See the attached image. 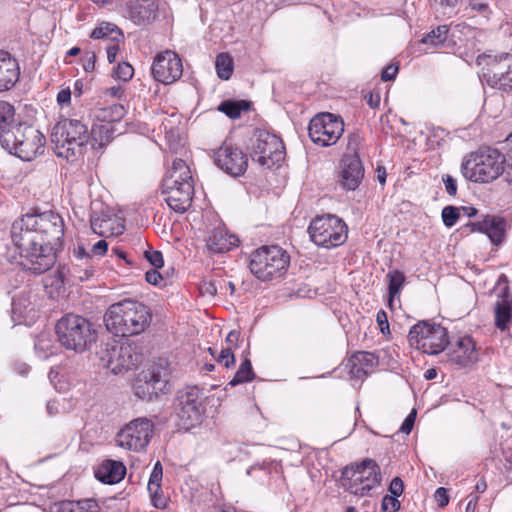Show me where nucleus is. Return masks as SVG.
I'll use <instances>...</instances> for the list:
<instances>
[{
    "label": "nucleus",
    "instance_id": "49",
    "mask_svg": "<svg viewBox=\"0 0 512 512\" xmlns=\"http://www.w3.org/2000/svg\"><path fill=\"white\" fill-rule=\"evenodd\" d=\"M416 418V411L412 410V412L405 418L404 422L402 423L399 432L409 434L413 428L414 422Z\"/></svg>",
    "mask_w": 512,
    "mask_h": 512
},
{
    "label": "nucleus",
    "instance_id": "37",
    "mask_svg": "<svg viewBox=\"0 0 512 512\" xmlns=\"http://www.w3.org/2000/svg\"><path fill=\"white\" fill-rule=\"evenodd\" d=\"M386 278L388 280L389 301L391 303L401 293L406 278L404 273L397 269L389 271Z\"/></svg>",
    "mask_w": 512,
    "mask_h": 512
},
{
    "label": "nucleus",
    "instance_id": "25",
    "mask_svg": "<svg viewBox=\"0 0 512 512\" xmlns=\"http://www.w3.org/2000/svg\"><path fill=\"white\" fill-rule=\"evenodd\" d=\"M448 361L457 368H467L478 361V351L469 336L460 338L448 353Z\"/></svg>",
    "mask_w": 512,
    "mask_h": 512
},
{
    "label": "nucleus",
    "instance_id": "7",
    "mask_svg": "<svg viewBox=\"0 0 512 512\" xmlns=\"http://www.w3.org/2000/svg\"><path fill=\"white\" fill-rule=\"evenodd\" d=\"M60 344L68 350L83 352L95 341V330L84 317L66 314L55 326Z\"/></svg>",
    "mask_w": 512,
    "mask_h": 512
},
{
    "label": "nucleus",
    "instance_id": "9",
    "mask_svg": "<svg viewBox=\"0 0 512 512\" xmlns=\"http://www.w3.org/2000/svg\"><path fill=\"white\" fill-rule=\"evenodd\" d=\"M408 342L415 348L428 355H438L449 344L447 329L440 324L419 321L410 328Z\"/></svg>",
    "mask_w": 512,
    "mask_h": 512
},
{
    "label": "nucleus",
    "instance_id": "45",
    "mask_svg": "<svg viewBox=\"0 0 512 512\" xmlns=\"http://www.w3.org/2000/svg\"><path fill=\"white\" fill-rule=\"evenodd\" d=\"M381 509L384 512H397L400 509L398 497L385 495L381 502Z\"/></svg>",
    "mask_w": 512,
    "mask_h": 512
},
{
    "label": "nucleus",
    "instance_id": "8",
    "mask_svg": "<svg viewBox=\"0 0 512 512\" xmlns=\"http://www.w3.org/2000/svg\"><path fill=\"white\" fill-rule=\"evenodd\" d=\"M290 256L279 246H262L250 256L249 268L261 281H270L285 274Z\"/></svg>",
    "mask_w": 512,
    "mask_h": 512
},
{
    "label": "nucleus",
    "instance_id": "28",
    "mask_svg": "<svg viewBox=\"0 0 512 512\" xmlns=\"http://www.w3.org/2000/svg\"><path fill=\"white\" fill-rule=\"evenodd\" d=\"M95 477L104 484L119 483L126 474V467L120 461L106 459L95 469Z\"/></svg>",
    "mask_w": 512,
    "mask_h": 512
},
{
    "label": "nucleus",
    "instance_id": "15",
    "mask_svg": "<svg viewBox=\"0 0 512 512\" xmlns=\"http://www.w3.org/2000/svg\"><path fill=\"white\" fill-rule=\"evenodd\" d=\"M176 410L182 428L189 430L200 424L205 412L201 390L192 386L180 391Z\"/></svg>",
    "mask_w": 512,
    "mask_h": 512
},
{
    "label": "nucleus",
    "instance_id": "46",
    "mask_svg": "<svg viewBox=\"0 0 512 512\" xmlns=\"http://www.w3.org/2000/svg\"><path fill=\"white\" fill-rule=\"evenodd\" d=\"M145 258L154 268H161L164 265L162 253L156 250L145 251Z\"/></svg>",
    "mask_w": 512,
    "mask_h": 512
},
{
    "label": "nucleus",
    "instance_id": "11",
    "mask_svg": "<svg viewBox=\"0 0 512 512\" xmlns=\"http://www.w3.org/2000/svg\"><path fill=\"white\" fill-rule=\"evenodd\" d=\"M70 263L60 265L56 271L53 285L76 284L90 279L94 274L93 256L87 252L84 243H77L70 249Z\"/></svg>",
    "mask_w": 512,
    "mask_h": 512
},
{
    "label": "nucleus",
    "instance_id": "56",
    "mask_svg": "<svg viewBox=\"0 0 512 512\" xmlns=\"http://www.w3.org/2000/svg\"><path fill=\"white\" fill-rule=\"evenodd\" d=\"M146 281L152 285H158L162 281L161 274L155 270H149L145 274Z\"/></svg>",
    "mask_w": 512,
    "mask_h": 512
},
{
    "label": "nucleus",
    "instance_id": "13",
    "mask_svg": "<svg viewBox=\"0 0 512 512\" xmlns=\"http://www.w3.org/2000/svg\"><path fill=\"white\" fill-rule=\"evenodd\" d=\"M308 233L317 246L329 249L346 241L348 228L342 219L327 214L313 219L308 227Z\"/></svg>",
    "mask_w": 512,
    "mask_h": 512
},
{
    "label": "nucleus",
    "instance_id": "61",
    "mask_svg": "<svg viewBox=\"0 0 512 512\" xmlns=\"http://www.w3.org/2000/svg\"><path fill=\"white\" fill-rule=\"evenodd\" d=\"M238 340L239 333L235 330L230 331L226 337V343L228 344L227 346H230L232 348V345H235Z\"/></svg>",
    "mask_w": 512,
    "mask_h": 512
},
{
    "label": "nucleus",
    "instance_id": "40",
    "mask_svg": "<svg viewBox=\"0 0 512 512\" xmlns=\"http://www.w3.org/2000/svg\"><path fill=\"white\" fill-rule=\"evenodd\" d=\"M215 67L218 77L228 80L233 73V60L227 53H220L216 57Z\"/></svg>",
    "mask_w": 512,
    "mask_h": 512
},
{
    "label": "nucleus",
    "instance_id": "39",
    "mask_svg": "<svg viewBox=\"0 0 512 512\" xmlns=\"http://www.w3.org/2000/svg\"><path fill=\"white\" fill-rule=\"evenodd\" d=\"M255 377V374L252 369L251 361L246 358L238 368L234 377L230 380L229 385L236 386L241 383L252 381Z\"/></svg>",
    "mask_w": 512,
    "mask_h": 512
},
{
    "label": "nucleus",
    "instance_id": "30",
    "mask_svg": "<svg viewBox=\"0 0 512 512\" xmlns=\"http://www.w3.org/2000/svg\"><path fill=\"white\" fill-rule=\"evenodd\" d=\"M378 364L377 357L370 352L358 351L347 361L346 366L352 377L360 379L368 375L369 371Z\"/></svg>",
    "mask_w": 512,
    "mask_h": 512
},
{
    "label": "nucleus",
    "instance_id": "51",
    "mask_svg": "<svg viewBox=\"0 0 512 512\" xmlns=\"http://www.w3.org/2000/svg\"><path fill=\"white\" fill-rule=\"evenodd\" d=\"M443 183H444L446 192L450 196H455L457 193L456 180L451 175H445L443 177Z\"/></svg>",
    "mask_w": 512,
    "mask_h": 512
},
{
    "label": "nucleus",
    "instance_id": "59",
    "mask_svg": "<svg viewBox=\"0 0 512 512\" xmlns=\"http://www.w3.org/2000/svg\"><path fill=\"white\" fill-rule=\"evenodd\" d=\"M71 100V91L69 89L61 90L57 95V102L59 105H67Z\"/></svg>",
    "mask_w": 512,
    "mask_h": 512
},
{
    "label": "nucleus",
    "instance_id": "10",
    "mask_svg": "<svg viewBox=\"0 0 512 512\" xmlns=\"http://www.w3.org/2000/svg\"><path fill=\"white\" fill-rule=\"evenodd\" d=\"M379 466L373 460H364L360 464L347 466L342 471V486L351 494L365 496L380 485Z\"/></svg>",
    "mask_w": 512,
    "mask_h": 512
},
{
    "label": "nucleus",
    "instance_id": "35",
    "mask_svg": "<svg viewBox=\"0 0 512 512\" xmlns=\"http://www.w3.org/2000/svg\"><path fill=\"white\" fill-rule=\"evenodd\" d=\"M125 115L124 106L113 104L107 107L99 108L95 112V118L98 122L111 123L120 121Z\"/></svg>",
    "mask_w": 512,
    "mask_h": 512
},
{
    "label": "nucleus",
    "instance_id": "64",
    "mask_svg": "<svg viewBox=\"0 0 512 512\" xmlns=\"http://www.w3.org/2000/svg\"><path fill=\"white\" fill-rule=\"evenodd\" d=\"M69 505H65L64 502H60L58 504H55L53 508H51L50 512H72L71 508H69Z\"/></svg>",
    "mask_w": 512,
    "mask_h": 512
},
{
    "label": "nucleus",
    "instance_id": "1",
    "mask_svg": "<svg viewBox=\"0 0 512 512\" xmlns=\"http://www.w3.org/2000/svg\"><path fill=\"white\" fill-rule=\"evenodd\" d=\"M64 236V221L53 211L26 214L15 220L11 239L18 257L16 263L24 270L43 274L56 263L54 245Z\"/></svg>",
    "mask_w": 512,
    "mask_h": 512
},
{
    "label": "nucleus",
    "instance_id": "2",
    "mask_svg": "<svg viewBox=\"0 0 512 512\" xmlns=\"http://www.w3.org/2000/svg\"><path fill=\"white\" fill-rule=\"evenodd\" d=\"M152 314L143 303L124 299L109 306L104 322L107 330L121 337L143 333L151 324Z\"/></svg>",
    "mask_w": 512,
    "mask_h": 512
},
{
    "label": "nucleus",
    "instance_id": "36",
    "mask_svg": "<svg viewBox=\"0 0 512 512\" xmlns=\"http://www.w3.org/2000/svg\"><path fill=\"white\" fill-rule=\"evenodd\" d=\"M249 107V102L245 100H225L218 106V111L224 113L231 119H236L240 117L242 111L248 110Z\"/></svg>",
    "mask_w": 512,
    "mask_h": 512
},
{
    "label": "nucleus",
    "instance_id": "33",
    "mask_svg": "<svg viewBox=\"0 0 512 512\" xmlns=\"http://www.w3.org/2000/svg\"><path fill=\"white\" fill-rule=\"evenodd\" d=\"M115 127L111 123L98 122L92 125L89 132L90 143L93 148L96 146L102 147L110 142L114 137Z\"/></svg>",
    "mask_w": 512,
    "mask_h": 512
},
{
    "label": "nucleus",
    "instance_id": "31",
    "mask_svg": "<svg viewBox=\"0 0 512 512\" xmlns=\"http://www.w3.org/2000/svg\"><path fill=\"white\" fill-rule=\"evenodd\" d=\"M237 236L228 233L223 228H215L209 232L206 246L213 253H224L238 245Z\"/></svg>",
    "mask_w": 512,
    "mask_h": 512
},
{
    "label": "nucleus",
    "instance_id": "6",
    "mask_svg": "<svg viewBox=\"0 0 512 512\" xmlns=\"http://www.w3.org/2000/svg\"><path fill=\"white\" fill-rule=\"evenodd\" d=\"M1 147L23 161H32L44 153L45 137L32 126L18 124L2 135Z\"/></svg>",
    "mask_w": 512,
    "mask_h": 512
},
{
    "label": "nucleus",
    "instance_id": "53",
    "mask_svg": "<svg viewBox=\"0 0 512 512\" xmlns=\"http://www.w3.org/2000/svg\"><path fill=\"white\" fill-rule=\"evenodd\" d=\"M398 73V66L389 65L385 67L381 73V79L383 81H391L394 80Z\"/></svg>",
    "mask_w": 512,
    "mask_h": 512
},
{
    "label": "nucleus",
    "instance_id": "43",
    "mask_svg": "<svg viewBox=\"0 0 512 512\" xmlns=\"http://www.w3.org/2000/svg\"><path fill=\"white\" fill-rule=\"evenodd\" d=\"M134 75V69L128 62H120L114 72V76L123 82H127L132 79Z\"/></svg>",
    "mask_w": 512,
    "mask_h": 512
},
{
    "label": "nucleus",
    "instance_id": "18",
    "mask_svg": "<svg viewBox=\"0 0 512 512\" xmlns=\"http://www.w3.org/2000/svg\"><path fill=\"white\" fill-rule=\"evenodd\" d=\"M168 378L164 368L152 365L139 374L134 386L135 394L143 400H152L168 390Z\"/></svg>",
    "mask_w": 512,
    "mask_h": 512
},
{
    "label": "nucleus",
    "instance_id": "27",
    "mask_svg": "<svg viewBox=\"0 0 512 512\" xmlns=\"http://www.w3.org/2000/svg\"><path fill=\"white\" fill-rule=\"evenodd\" d=\"M19 65L6 51H0V92L11 89L19 79Z\"/></svg>",
    "mask_w": 512,
    "mask_h": 512
},
{
    "label": "nucleus",
    "instance_id": "38",
    "mask_svg": "<svg viewBox=\"0 0 512 512\" xmlns=\"http://www.w3.org/2000/svg\"><path fill=\"white\" fill-rule=\"evenodd\" d=\"M449 27L447 25H440L429 32L423 39L422 43L432 47H440L447 40Z\"/></svg>",
    "mask_w": 512,
    "mask_h": 512
},
{
    "label": "nucleus",
    "instance_id": "16",
    "mask_svg": "<svg viewBox=\"0 0 512 512\" xmlns=\"http://www.w3.org/2000/svg\"><path fill=\"white\" fill-rule=\"evenodd\" d=\"M483 77L492 88L503 91L512 90V55L502 53L486 57V68Z\"/></svg>",
    "mask_w": 512,
    "mask_h": 512
},
{
    "label": "nucleus",
    "instance_id": "52",
    "mask_svg": "<svg viewBox=\"0 0 512 512\" xmlns=\"http://www.w3.org/2000/svg\"><path fill=\"white\" fill-rule=\"evenodd\" d=\"M96 55L93 52H88L83 57V69L86 72H92L95 69Z\"/></svg>",
    "mask_w": 512,
    "mask_h": 512
},
{
    "label": "nucleus",
    "instance_id": "3",
    "mask_svg": "<svg viewBox=\"0 0 512 512\" xmlns=\"http://www.w3.org/2000/svg\"><path fill=\"white\" fill-rule=\"evenodd\" d=\"M161 193L164 201L175 212L184 213L190 208L194 188L190 168L184 160L174 159L163 180Z\"/></svg>",
    "mask_w": 512,
    "mask_h": 512
},
{
    "label": "nucleus",
    "instance_id": "57",
    "mask_svg": "<svg viewBox=\"0 0 512 512\" xmlns=\"http://www.w3.org/2000/svg\"><path fill=\"white\" fill-rule=\"evenodd\" d=\"M376 320H377V323H378L382 333H384L385 330H389V323H388L387 314L385 311L380 310L377 313Z\"/></svg>",
    "mask_w": 512,
    "mask_h": 512
},
{
    "label": "nucleus",
    "instance_id": "62",
    "mask_svg": "<svg viewBox=\"0 0 512 512\" xmlns=\"http://www.w3.org/2000/svg\"><path fill=\"white\" fill-rule=\"evenodd\" d=\"M469 498L470 499L466 505L465 512H475L477 501H478V496H474L471 494L469 496Z\"/></svg>",
    "mask_w": 512,
    "mask_h": 512
},
{
    "label": "nucleus",
    "instance_id": "32",
    "mask_svg": "<svg viewBox=\"0 0 512 512\" xmlns=\"http://www.w3.org/2000/svg\"><path fill=\"white\" fill-rule=\"evenodd\" d=\"M162 477L163 468L160 461H157L153 467L147 486L152 503L156 508H160L165 504L163 497L160 495Z\"/></svg>",
    "mask_w": 512,
    "mask_h": 512
},
{
    "label": "nucleus",
    "instance_id": "47",
    "mask_svg": "<svg viewBox=\"0 0 512 512\" xmlns=\"http://www.w3.org/2000/svg\"><path fill=\"white\" fill-rule=\"evenodd\" d=\"M30 306V303H21L20 300H13L12 301V312L14 315H17L18 317H26L27 314L33 310V308L28 309Z\"/></svg>",
    "mask_w": 512,
    "mask_h": 512
},
{
    "label": "nucleus",
    "instance_id": "50",
    "mask_svg": "<svg viewBox=\"0 0 512 512\" xmlns=\"http://www.w3.org/2000/svg\"><path fill=\"white\" fill-rule=\"evenodd\" d=\"M435 499L438 503V505L443 508L445 506L448 505L449 503V496H448V491L447 489H445L444 487H439L436 491H435Z\"/></svg>",
    "mask_w": 512,
    "mask_h": 512
},
{
    "label": "nucleus",
    "instance_id": "4",
    "mask_svg": "<svg viewBox=\"0 0 512 512\" xmlns=\"http://www.w3.org/2000/svg\"><path fill=\"white\" fill-rule=\"evenodd\" d=\"M505 163V156L498 150L482 148L463 159L461 173L471 182L489 183L505 172Z\"/></svg>",
    "mask_w": 512,
    "mask_h": 512
},
{
    "label": "nucleus",
    "instance_id": "17",
    "mask_svg": "<svg viewBox=\"0 0 512 512\" xmlns=\"http://www.w3.org/2000/svg\"><path fill=\"white\" fill-rule=\"evenodd\" d=\"M153 433V423L147 418H137L122 428L116 436L117 444L125 449L140 451L144 449Z\"/></svg>",
    "mask_w": 512,
    "mask_h": 512
},
{
    "label": "nucleus",
    "instance_id": "58",
    "mask_svg": "<svg viewBox=\"0 0 512 512\" xmlns=\"http://www.w3.org/2000/svg\"><path fill=\"white\" fill-rule=\"evenodd\" d=\"M365 99L367 100L368 105L372 109H376L380 105L381 98H380V94L378 92L377 93L370 92L369 94H367L365 96Z\"/></svg>",
    "mask_w": 512,
    "mask_h": 512
},
{
    "label": "nucleus",
    "instance_id": "23",
    "mask_svg": "<svg viewBox=\"0 0 512 512\" xmlns=\"http://www.w3.org/2000/svg\"><path fill=\"white\" fill-rule=\"evenodd\" d=\"M339 169L341 187L348 191L356 190L364 177V167L360 157L356 153L344 155Z\"/></svg>",
    "mask_w": 512,
    "mask_h": 512
},
{
    "label": "nucleus",
    "instance_id": "20",
    "mask_svg": "<svg viewBox=\"0 0 512 512\" xmlns=\"http://www.w3.org/2000/svg\"><path fill=\"white\" fill-rule=\"evenodd\" d=\"M151 71L156 81L164 85L172 84L182 76L181 58L174 51H163L155 56Z\"/></svg>",
    "mask_w": 512,
    "mask_h": 512
},
{
    "label": "nucleus",
    "instance_id": "26",
    "mask_svg": "<svg viewBox=\"0 0 512 512\" xmlns=\"http://www.w3.org/2000/svg\"><path fill=\"white\" fill-rule=\"evenodd\" d=\"M471 232L486 234L492 243L499 244L505 235L506 221L504 218L494 215H485L483 219L470 222L466 225Z\"/></svg>",
    "mask_w": 512,
    "mask_h": 512
},
{
    "label": "nucleus",
    "instance_id": "21",
    "mask_svg": "<svg viewBox=\"0 0 512 512\" xmlns=\"http://www.w3.org/2000/svg\"><path fill=\"white\" fill-rule=\"evenodd\" d=\"M214 162L220 169L234 177L243 175L248 167L246 154L239 147L227 142L214 152Z\"/></svg>",
    "mask_w": 512,
    "mask_h": 512
},
{
    "label": "nucleus",
    "instance_id": "22",
    "mask_svg": "<svg viewBox=\"0 0 512 512\" xmlns=\"http://www.w3.org/2000/svg\"><path fill=\"white\" fill-rule=\"evenodd\" d=\"M496 289L499 290L498 300L495 304V326L505 331L512 322V294L508 285V278L501 274L496 282Z\"/></svg>",
    "mask_w": 512,
    "mask_h": 512
},
{
    "label": "nucleus",
    "instance_id": "41",
    "mask_svg": "<svg viewBox=\"0 0 512 512\" xmlns=\"http://www.w3.org/2000/svg\"><path fill=\"white\" fill-rule=\"evenodd\" d=\"M65 505H69L72 512H99V506L93 499H87L82 502L63 501Z\"/></svg>",
    "mask_w": 512,
    "mask_h": 512
},
{
    "label": "nucleus",
    "instance_id": "14",
    "mask_svg": "<svg viewBox=\"0 0 512 512\" xmlns=\"http://www.w3.org/2000/svg\"><path fill=\"white\" fill-rule=\"evenodd\" d=\"M344 132V122L340 116L329 112L315 115L309 123V137L315 144L323 147L337 143Z\"/></svg>",
    "mask_w": 512,
    "mask_h": 512
},
{
    "label": "nucleus",
    "instance_id": "34",
    "mask_svg": "<svg viewBox=\"0 0 512 512\" xmlns=\"http://www.w3.org/2000/svg\"><path fill=\"white\" fill-rule=\"evenodd\" d=\"M90 37L92 39H104L112 42H120L123 38V33L115 24L104 22L94 28Z\"/></svg>",
    "mask_w": 512,
    "mask_h": 512
},
{
    "label": "nucleus",
    "instance_id": "29",
    "mask_svg": "<svg viewBox=\"0 0 512 512\" xmlns=\"http://www.w3.org/2000/svg\"><path fill=\"white\" fill-rule=\"evenodd\" d=\"M90 225L93 233L101 237H110L123 233L124 226L119 224L115 217L104 212L93 213L90 218Z\"/></svg>",
    "mask_w": 512,
    "mask_h": 512
},
{
    "label": "nucleus",
    "instance_id": "19",
    "mask_svg": "<svg viewBox=\"0 0 512 512\" xmlns=\"http://www.w3.org/2000/svg\"><path fill=\"white\" fill-rule=\"evenodd\" d=\"M140 359L141 356L137 354L135 349L129 344H107V347L101 356L103 366L113 374L128 371L134 367Z\"/></svg>",
    "mask_w": 512,
    "mask_h": 512
},
{
    "label": "nucleus",
    "instance_id": "5",
    "mask_svg": "<svg viewBox=\"0 0 512 512\" xmlns=\"http://www.w3.org/2000/svg\"><path fill=\"white\" fill-rule=\"evenodd\" d=\"M51 142L58 157L71 160L82 154L84 145L90 143L88 127L77 119H65L52 130Z\"/></svg>",
    "mask_w": 512,
    "mask_h": 512
},
{
    "label": "nucleus",
    "instance_id": "44",
    "mask_svg": "<svg viewBox=\"0 0 512 512\" xmlns=\"http://www.w3.org/2000/svg\"><path fill=\"white\" fill-rule=\"evenodd\" d=\"M216 361L222 364L224 367L229 368L234 365L235 357L230 346L223 347L219 355L216 357Z\"/></svg>",
    "mask_w": 512,
    "mask_h": 512
},
{
    "label": "nucleus",
    "instance_id": "24",
    "mask_svg": "<svg viewBox=\"0 0 512 512\" xmlns=\"http://www.w3.org/2000/svg\"><path fill=\"white\" fill-rule=\"evenodd\" d=\"M158 0H125L124 15L136 25H147L155 20Z\"/></svg>",
    "mask_w": 512,
    "mask_h": 512
},
{
    "label": "nucleus",
    "instance_id": "60",
    "mask_svg": "<svg viewBox=\"0 0 512 512\" xmlns=\"http://www.w3.org/2000/svg\"><path fill=\"white\" fill-rule=\"evenodd\" d=\"M431 4L435 7H455L458 0H430Z\"/></svg>",
    "mask_w": 512,
    "mask_h": 512
},
{
    "label": "nucleus",
    "instance_id": "63",
    "mask_svg": "<svg viewBox=\"0 0 512 512\" xmlns=\"http://www.w3.org/2000/svg\"><path fill=\"white\" fill-rule=\"evenodd\" d=\"M502 175L505 176L507 182L512 184V157L507 164L505 163V172Z\"/></svg>",
    "mask_w": 512,
    "mask_h": 512
},
{
    "label": "nucleus",
    "instance_id": "12",
    "mask_svg": "<svg viewBox=\"0 0 512 512\" xmlns=\"http://www.w3.org/2000/svg\"><path fill=\"white\" fill-rule=\"evenodd\" d=\"M250 157L254 162L266 168L280 165L285 157L282 140L265 130H256L248 146Z\"/></svg>",
    "mask_w": 512,
    "mask_h": 512
},
{
    "label": "nucleus",
    "instance_id": "55",
    "mask_svg": "<svg viewBox=\"0 0 512 512\" xmlns=\"http://www.w3.org/2000/svg\"><path fill=\"white\" fill-rule=\"evenodd\" d=\"M119 42H112L106 46L107 59L109 63H113L116 60L117 53L119 51Z\"/></svg>",
    "mask_w": 512,
    "mask_h": 512
},
{
    "label": "nucleus",
    "instance_id": "42",
    "mask_svg": "<svg viewBox=\"0 0 512 512\" xmlns=\"http://www.w3.org/2000/svg\"><path fill=\"white\" fill-rule=\"evenodd\" d=\"M442 221L448 228L453 227L460 217V208L455 206H446L441 213Z\"/></svg>",
    "mask_w": 512,
    "mask_h": 512
},
{
    "label": "nucleus",
    "instance_id": "48",
    "mask_svg": "<svg viewBox=\"0 0 512 512\" xmlns=\"http://www.w3.org/2000/svg\"><path fill=\"white\" fill-rule=\"evenodd\" d=\"M388 490L391 496L399 497L404 491V483L402 479L399 477L393 478Z\"/></svg>",
    "mask_w": 512,
    "mask_h": 512
},
{
    "label": "nucleus",
    "instance_id": "54",
    "mask_svg": "<svg viewBox=\"0 0 512 512\" xmlns=\"http://www.w3.org/2000/svg\"><path fill=\"white\" fill-rule=\"evenodd\" d=\"M107 249L108 243L106 242V240H100L92 246L91 255L93 256V258L95 256H103L107 252Z\"/></svg>",
    "mask_w": 512,
    "mask_h": 512
}]
</instances>
